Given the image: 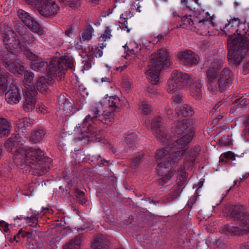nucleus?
<instances>
[{
    "instance_id": "42",
    "label": "nucleus",
    "mask_w": 249,
    "mask_h": 249,
    "mask_svg": "<svg viewBox=\"0 0 249 249\" xmlns=\"http://www.w3.org/2000/svg\"><path fill=\"white\" fill-rule=\"evenodd\" d=\"M0 230L3 232H7L9 231V225L4 221H0Z\"/></svg>"
},
{
    "instance_id": "37",
    "label": "nucleus",
    "mask_w": 249,
    "mask_h": 249,
    "mask_svg": "<svg viewBox=\"0 0 249 249\" xmlns=\"http://www.w3.org/2000/svg\"><path fill=\"white\" fill-rule=\"evenodd\" d=\"M122 87L126 91L128 92L133 87V85L131 80L124 78L122 80Z\"/></svg>"
},
{
    "instance_id": "9",
    "label": "nucleus",
    "mask_w": 249,
    "mask_h": 249,
    "mask_svg": "<svg viewBox=\"0 0 249 249\" xmlns=\"http://www.w3.org/2000/svg\"><path fill=\"white\" fill-rule=\"evenodd\" d=\"M170 65L169 56L166 51L160 50L151 54L148 70L145 72L147 78L153 85L159 80V75L164 66Z\"/></svg>"
},
{
    "instance_id": "10",
    "label": "nucleus",
    "mask_w": 249,
    "mask_h": 249,
    "mask_svg": "<svg viewBox=\"0 0 249 249\" xmlns=\"http://www.w3.org/2000/svg\"><path fill=\"white\" fill-rule=\"evenodd\" d=\"M57 70H48V72L45 78L41 76L38 78L35 83V86L33 85L34 89L36 88L39 92L45 93L48 89L49 85L52 84L53 78L59 74L62 75L61 72L64 73L63 71L68 69H72L73 67V60L71 57H65L61 59L58 64Z\"/></svg>"
},
{
    "instance_id": "23",
    "label": "nucleus",
    "mask_w": 249,
    "mask_h": 249,
    "mask_svg": "<svg viewBox=\"0 0 249 249\" xmlns=\"http://www.w3.org/2000/svg\"><path fill=\"white\" fill-rule=\"evenodd\" d=\"M132 14L129 10L125 11L120 15V18L121 21L119 22L120 27L123 30L126 31V33H129L130 29L127 26V20L132 17Z\"/></svg>"
},
{
    "instance_id": "3",
    "label": "nucleus",
    "mask_w": 249,
    "mask_h": 249,
    "mask_svg": "<svg viewBox=\"0 0 249 249\" xmlns=\"http://www.w3.org/2000/svg\"><path fill=\"white\" fill-rule=\"evenodd\" d=\"M164 120L160 116H157L154 118L151 124V129L155 136L157 138L159 142L163 145H170L171 146H168L172 150L175 147L176 144V139L172 137L167 132L165 128L163 126ZM167 147H165V148ZM164 149V148H163ZM163 148L161 149V150ZM161 149L158 151L157 152ZM176 156L175 154L169 155L167 159H161L158 160L156 158L157 162V173L161 176L162 178L159 179L160 183L163 184L167 182L174 175L173 169L174 166L177 163H172V158L173 156ZM156 157V155L155 156Z\"/></svg>"
},
{
    "instance_id": "61",
    "label": "nucleus",
    "mask_w": 249,
    "mask_h": 249,
    "mask_svg": "<svg viewBox=\"0 0 249 249\" xmlns=\"http://www.w3.org/2000/svg\"><path fill=\"white\" fill-rule=\"evenodd\" d=\"M222 118V116H219L217 118H216L215 120L216 121L219 120V119H221Z\"/></svg>"
},
{
    "instance_id": "2",
    "label": "nucleus",
    "mask_w": 249,
    "mask_h": 249,
    "mask_svg": "<svg viewBox=\"0 0 249 249\" xmlns=\"http://www.w3.org/2000/svg\"><path fill=\"white\" fill-rule=\"evenodd\" d=\"M119 101V99L116 96H106L97 105L92 107L91 113L86 116L82 124H78L76 127L77 131L83 135L82 137L79 138V140L82 141L85 138H88V141L89 142L94 140L96 130L90 122L98 120L106 124L113 122L116 104Z\"/></svg>"
},
{
    "instance_id": "24",
    "label": "nucleus",
    "mask_w": 249,
    "mask_h": 249,
    "mask_svg": "<svg viewBox=\"0 0 249 249\" xmlns=\"http://www.w3.org/2000/svg\"><path fill=\"white\" fill-rule=\"evenodd\" d=\"M193 160L194 159H192L190 161H188L187 163H185V165H183V167L181 166L178 170V177L180 178H179L180 181H178V183L179 186L182 185L184 181L187 178L188 175L186 173V170L192 165Z\"/></svg>"
},
{
    "instance_id": "55",
    "label": "nucleus",
    "mask_w": 249,
    "mask_h": 249,
    "mask_svg": "<svg viewBox=\"0 0 249 249\" xmlns=\"http://www.w3.org/2000/svg\"><path fill=\"white\" fill-rule=\"evenodd\" d=\"M86 201V198H85L84 196H83L81 199L79 201V203H80L82 204H83L85 203Z\"/></svg>"
},
{
    "instance_id": "5",
    "label": "nucleus",
    "mask_w": 249,
    "mask_h": 249,
    "mask_svg": "<svg viewBox=\"0 0 249 249\" xmlns=\"http://www.w3.org/2000/svg\"><path fill=\"white\" fill-rule=\"evenodd\" d=\"M193 122L191 118H185L178 121L175 126V131L177 138L175 147L170 150L169 147L163 149L157 152L156 158L159 160L167 159L169 155L175 154L172 158V163H178L180 158L186 153L187 144L192 139L194 132L192 130Z\"/></svg>"
},
{
    "instance_id": "22",
    "label": "nucleus",
    "mask_w": 249,
    "mask_h": 249,
    "mask_svg": "<svg viewBox=\"0 0 249 249\" xmlns=\"http://www.w3.org/2000/svg\"><path fill=\"white\" fill-rule=\"evenodd\" d=\"M201 84L199 81L193 83L191 86L188 87V90H189L191 95L196 99L198 100L202 96Z\"/></svg>"
},
{
    "instance_id": "34",
    "label": "nucleus",
    "mask_w": 249,
    "mask_h": 249,
    "mask_svg": "<svg viewBox=\"0 0 249 249\" xmlns=\"http://www.w3.org/2000/svg\"><path fill=\"white\" fill-rule=\"evenodd\" d=\"M241 24L240 20L238 18H232L228 21V23L226 24L224 29H227L229 31L232 28L240 26Z\"/></svg>"
},
{
    "instance_id": "62",
    "label": "nucleus",
    "mask_w": 249,
    "mask_h": 249,
    "mask_svg": "<svg viewBox=\"0 0 249 249\" xmlns=\"http://www.w3.org/2000/svg\"><path fill=\"white\" fill-rule=\"evenodd\" d=\"M194 2H196V3H198V0H194Z\"/></svg>"
},
{
    "instance_id": "31",
    "label": "nucleus",
    "mask_w": 249,
    "mask_h": 249,
    "mask_svg": "<svg viewBox=\"0 0 249 249\" xmlns=\"http://www.w3.org/2000/svg\"><path fill=\"white\" fill-rule=\"evenodd\" d=\"M94 32L93 28L91 26L87 27L81 34L80 43L82 41H89L92 38V33Z\"/></svg>"
},
{
    "instance_id": "19",
    "label": "nucleus",
    "mask_w": 249,
    "mask_h": 249,
    "mask_svg": "<svg viewBox=\"0 0 249 249\" xmlns=\"http://www.w3.org/2000/svg\"><path fill=\"white\" fill-rule=\"evenodd\" d=\"M36 91L35 90H27L25 92L23 105L24 111L30 112L34 109L36 103Z\"/></svg>"
},
{
    "instance_id": "60",
    "label": "nucleus",
    "mask_w": 249,
    "mask_h": 249,
    "mask_svg": "<svg viewBox=\"0 0 249 249\" xmlns=\"http://www.w3.org/2000/svg\"><path fill=\"white\" fill-rule=\"evenodd\" d=\"M181 3L183 4L184 5H186V4L187 3V0H181Z\"/></svg>"
},
{
    "instance_id": "28",
    "label": "nucleus",
    "mask_w": 249,
    "mask_h": 249,
    "mask_svg": "<svg viewBox=\"0 0 249 249\" xmlns=\"http://www.w3.org/2000/svg\"><path fill=\"white\" fill-rule=\"evenodd\" d=\"M81 241V237L76 236L65 245L64 249H79L80 247Z\"/></svg>"
},
{
    "instance_id": "6",
    "label": "nucleus",
    "mask_w": 249,
    "mask_h": 249,
    "mask_svg": "<svg viewBox=\"0 0 249 249\" xmlns=\"http://www.w3.org/2000/svg\"><path fill=\"white\" fill-rule=\"evenodd\" d=\"M223 64V57L217 55L210 57L205 63L208 67L207 77L208 90L213 94H216L218 89L225 90L231 85V72L225 68L219 74V70Z\"/></svg>"
},
{
    "instance_id": "39",
    "label": "nucleus",
    "mask_w": 249,
    "mask_h": 249,
    "mask_svg": "<svg viewBox=\"0 0 249 249\" xmlns=\"http://www.w3.org/2000/svg\"><path fill=\"white\" fill-rule=\"evenodd\" d=\"M100 45H100V42H99V46H95V48L93 49L94 50L93 51V54L96 58L101 57L103 55L102 50L103 49H101L100 48Z\"/></svg>"
},
{
    "instance_id": "58",
    "label": "nucleus",
    "mask_w": 249,
    "mask_h": 249,
    "mask_svg": "<svg viewBox=\"0 0 249 249\" xmlns=\"http://www.w3.org/2000/svg\"><path fill=\"white\" fill-rule=\"evenodd\" d=\"M75 47L77 49H81L82 48V45L79 44L78 43H77L75 45Z\"/></svg>"
},
{
    "instance_id": "15",
    "label": "nucleus",
    "mask_w": 249,
    "mask_h": 249,
    "mask_svg": "<svg viewBox=\"0 0 249 249\" xmlns=\"http://www.w3.org/2000/svg\"><path fill=\"white\" fill-rule=\"evenodd\" d=\"M65 57H69L68 56L62 57L57 61H56L55 59H52L49 65L45 61L33 62L31 64V68L35 71H39L40 72L44 71L46 70L47 73L49 70L51 71L57 70L58 66V64L60 62L61 59L64 58Z\"/></svg>"
},
{
    "instance_id": "40",
    "label": "nucleus",
    "mask_w": 249,
    "mask_h": 249,
    "mask_svg": "<svg viewBox=\"0 0 249 249\" xmlns=\"http://www.w3.org/2000/svg\"><path fill=\"white\" fill-rule=\"evenodd\" d=\"M30 124L29 120L26 118H22L19 120V123L18 124V127L22 128L28 126Z\"/></svg>"
},
{
    "instance_id": "43",
    "label": "nucleus",
    "mask_w": 249,
    "mask_h": 249,
    "mask_svg": "<svg viewBox=\"0 0 249 249\" xmlns=\"http://www.w3.org/2000/svg\"><path fill=\"white\" fill-rule=\"evenodd\" d=\"M142 157V155H140L131 161V166L132 168L135 169L138 166Z\"/></svg>"
},
{
    "instance_id": "45",
    "label": "nucleus",
    "mask_w": 249,
    "mask_h": 249,
    "mask_svg": "<svg viewBox=\"0 0 249 249\" xmlns=\"http://www.w3.org/2000/svg\"><path fill=\"white\" fill-rule=\"evenodd\" d=\"M147 91L149 93L153 95H156L159 93L158 89H156L155 86L153 85L148 87L147 88Z\"/></svg>"
},
{
    "instance_id": "12",
    "label": "nucleus",
    "mask_w": 249,
    "mask_h": 249,
    "mask_svg": "<svg viewBox=\"0 0 249 249\" xmlns=\"http://www.w3.org/2000/svg\"><path fill=\"white\" fill-rule=\"evenodd\" d=\"M214 17L210 16L209 12H203L199 17L195 19L192 18L191 16H185L181 18L180 26L183 28L191 30L193 31H197L199 28H202L204 23L208 20L211 22L213 26H214L213 22Z\"/></svg>"
},
{
    "instance_id": "64",
    "label": "nucleus",
    "mask_w": 249,
    "mask_h": 249,
    "mask_svg": "<svg viewBox=\"0 0 249 249\" xmlns=\"http://www.w3.org/2000/svg\"><path fill=\"white\" fill-rule=\"evenodd\" d=\"M104 164V163H103V162H101V163H100V162H98V164H99V165H101L102 164Z\"/></svg>"
},
{
    "instance_id": "1",
    "label": "nucleus",
    "mask_w": 249,
    "mask_h": 249,
    "mask_svg": "<svg viewBox=\"0 0 249 249\" xmlns=\"http://www.w3.org/2000/svg\"><path fill=\"white\" fill-rule=\"evenodd\" d=\"M20 139L19 134H13L5 142V148L13 153L14 162L20 166L25 165L39 176L47 173L50 168L52 160L45 157L40 148H27L23 146L25 140Z\"/></svg>"
},
{
    "instance_id": "35",
    "label": "nucleus",
    "mask_w": 249,
    "mask_h": 249,
    "mask_svg": "<svg viewBox=\"0 0 249 249\" xmlns=\"http://www.w3.org/2000/svg\"><path fill=\"white\" fill-rule=\"evenodd\" d=\"M65 5L69 6L72 8H76L80 4V0H57Z\"/></svg>"
},
{
    "instance_id": "41",
    "label": "nucleus",
    "mask_w": 249,
    "mask_h": 249,
    "mask_svg": "<svg viewBox=\"0 0 249 249\" xmlns=\"http://www.w3.org/2000/svg\"><path fill=\"white\" fill-rule=\"evenodd\" d=\"M91 67V62L90 60H85L83 61L82 71L89 70Z\"/></svg>"
},
{
    "instance_id": "17",
    "label": "nucleus",
    "mask_w": 249,
    "mask_h": 249,
    "mask_svg": "<svg viewBox=\"0 0 249 249\" xmlns=\"http://www.w3.org/2000/svg\"><path fill=\"white\" fill-rule=\"evenodd\" d=\"M5 98L8 104L16 105L18 104L22 99L21 92L18 87L11 84L8 91L5 93Z\"/></svg>"
},
{
    "instance_id": "26",
    "label": "nucleus",
    "mask_w": 249,
    "mask_h": 249,
    "mask_svg": "<svg viewBox=\"0 0 249 249\" xmlns=\"http://www.w3.org/2000/svg\"><path fill=\"white\" fill-rule=\"evenodd\" d=\"M112 30L110 27L106 26L104 32L101 34V36L99 37V42H100V48L104 49L107 46V43H105L107 40L109 39L111 36Z\"/></svg>"
},
{
    "instance_id": "51",
    "label": "nucleus",
    "mask_w": 249,
    "mask_h": 249,
    "mask_svg": "<svg viewBox=\"0 0 249 249\" xmlns=\"http://www.w3.org/2000/svg\"><path fill=\"white\" fill-rule=\"evenodd\" d=\"M22 233V230H20L14 236V240L16 241L17 242L19 241L18 239L20 236V234Z\"/></svg>"
},
{
    "instance_id": "8",
    "label": "nucleus",
    "mask_w": 249,
    "mask_h": 249,
    "mask_svg": "<svg viewBox=\"0 0 249 249\" xmlns=\"http://www.w3.org/2000/svg\"><path fill=\"white\" fill-rule=\"evenodd\" d=\"M190 80V76L187 73L178 71L172 72L168 81L166 89L168 93L175 94L172 98L173 104L176 105L182 102L183 96L179 91L180 89H188Z\"/></svg>"
},
{
    "instance_id": "52",
    "label": "nucleus",
    "mask_w": 249,
    "mask_h": 249,
    "mask_svg": "<svg viewBox=\"0 0 249 249\" xmlns=\"http://www.w3.org/2000/svg\"><path fill=\"white\" fill-rule=\"evenodd\" d=\"M65 35L68 36H71L72 35V30L71 29H68L65 32Z\"/></svg>"
},
{
    "instance_id": "4",
    "label": "nucleus",
    "mask_w": 249,
    "mask_h": 249,
    "mask_svg": "<svg viewBox=\"0 0 249 249\" xmlns=\"http://www.w3.org/2000/svg\"><path fill=\"white\" fill-rule=\"evenodd\" d=\"M0 35L3 37V44L6 49L0 53L3 65L15 74H21L24 71V67L19 59H15V55L24 49V45L21 46L17 32H14L11 26L2 21H0Z\"/></svg>"
},
{
    "instance_id": "36",
    "label": "nucleus",
    "mask_w": 249,
    "mask_h": 249,
    "mask_svg": "<svg viewBox=\"0 0 249 249\" xmlns=\"http://www.w3.org/2000/svg\"><path fill=\"white\" fill-rule=\"evenodd\" d=\"M137 138L135 134H129L125 137V142L129 147H132L137 141Z\"/></svg>"
},
{
    "instance_id": "49",
    "label": "nucleus",
    "mask_w": 249,
    "mask_h": 249,
    "mask_svg": "<svg viewBox=\"0 0 249 249\" xmlns=\"http://www.w3.org/2000/svg\"><path fill=\"white\" fill-rule=\"evenodd\" d=\"M248 104H249V100L247 98H244L241 100L239 102V104L240 106H245Z\"/></svg>"
},
{
    "instance_id": "54",
    "label": "nucleus",
    "mask_w": 249,
    "mask_h": 249,
    "mask_svg": "<svg viewBox=\"0 0 249 249\" xmlns=\"http://www.w3.org/2000/svg\"><path fill=\"white\" fill-rule=\"evenodd\" d=\"M25 217V216H23V215H20L18 216L16 218H15L14 220H15V221H16L17 219H19V220H22L23 219H24Z\"/></svg>"
},
{
    "instance_id": "53",
    "label": "nucleus",
    "mask_w": 249,
    "mask_h": 249,
    "mask_svg": "<svg viewBox=\"0 0 249 249\" xmlns=\"http://www.w3.org/2000/svg\"><path fill=\"white\" fill-rule=\"evenodd\" d=\"M195 202V200L194 198H190L188 202V205H190V204L191 203L192 205Z\"/></svg>"
},
{
    "instance_id": "14",
    "label": "nucleus",
    "mask_w": 249,
    "mask_h": 249,
    "mask_svg": "<svg viewBox=\"0 0 249 249\" xmlns=\"http://www.w3.org/2000/svg\"><path fill=\"white\" fill-rule=\"evenodd\" d=\"M17 15L22 21L33 32L39 36L44 34V32L40 24L29 13L20 9L18 11Z\"/></svg>"
},
{
    "instance_id": "44",
    "label": "nucleus",
    "mask_w": 249,
    "mask_h": 249,
    "mask_svg": "<svg viewBox=\"0 0 249 249\" xmlns=\"http://www.w3.org/2000/svg\"><path fill=\"white\" fill-rule=\"evenodd\" d=\"M244 131L245 134L249 133V115L247 117L244 122Z\"/></svg>"
},
{
    "instance_id": "32",
    "label": "nucleus",
    "mask_w": 249,
    "mask_h": 249,
    "mask_svg": "<svg viewBox=\"0 0 249 249\" xmlns=\"http://www.w3.org/2000/svg\"><path fill=\"white\" fill-rule=\"evenodd\" d=\"M138 109L143 114H148L151 111V105L146 101H142L138 104Z\"/></svg>"
},
{
    "instance_id": "7",
    "label": "nucleus",
    "mask_w": 249,
    "mask_h": 249,
    "mask_svg": "<svg viewBox=\"0 0 249 249\" xmlns=\"http://www.w3.org/2000/svg\"><path fill=\"white\" fill-rule=\"evenodd\" d=\"M236 32V34L229 36L228 40V57L234 64L238 65L249 49V42L245 36L249 32V26L241 24Z\"/></svg>"
},
{
    "instance_id": "29",
    "label": "nucleus",
    "mask_w": 249,
    "mask_h": 249,
    "mask_svg": "<svg viewBox=\"0 0 249 249\" xmlns=\"http://www.w3.org/2000/svg\"><path fill=\"white\" fill-rule=\"evenodd\" d=\"M45 135V131L43 130H36L34 131L31 135L30 140L33 142L36 143L41 142Z\"/></svg>"
},
{
    "instance_id": "30",
    "label": "nucleus",
    "mask_w": 249,
    "mask_h": 249,
    "mask_svg": "<svg viewBox=\"0 0 249 249\" xmlns=\"http://www.w3.org/2000/svg\"><path fill=\"white\" fill-rule=\"evenodd\" d=\"M194 114V112L191 107L187 105H183L180 110V115L183 117H190L192 116Z\"/></svg>"
},
{
    "instance_id": "48",
    "label": "nucleus",
    "mask_w": 249,
    "mask_h": 249,
    "mask_svg": "<svg viewBox=\"0 0 249 249\" xmlns=\"http://www.w3.org/2000/svg\"><path fill=\"white\" fill-rule=\"evenodd\" d=\"M111 80H112L111 78L110 77V76H108L102 77L100 79V81L101 83L107 82V83H111Z\"/></svg>"
},
{
    "instance_id": "21",
    "label": "nucleus",
    "mask_w": 249,
    "mask_h": 249,
    "mask_svg": "<svg viewBox=\"0 0 249 249\" xmlns=\"http://www.w3.org/2000/svg\"><path fill=\"white\" fill-rule=\"evenodd\" d=\"M12 126L10 120L8 118L0 117V137L8 136L11 130Z\"/></svg>"
},
{
    "instance_id": "13",
    "label": "nucleus",
    "mask_w": 249,
    "mask_h": 249,
    "mask_svg": "<svg viewBox=\"0 0 249 249\" xmlns=\"http://www.w3.org/2000/svg\"><path fill=\"white\" fill-rule=\"evenodd\" d=\"M230 215L241 222L239 227L229 226L228 228L233 233L236 234L237 231H245L249 232V215L247 217L244 215L239 210V207L235 206H231L228 208Z\"/></svg>"
},
{
    "instance_id": "11",
    "label": "nucleus",
    "mask_w": 249,
    "mask_h": 249,
    "mask_svg": "<svg viewBox=\"0 0 249 249\" xmlns=\"http://www.w3.org/2000/svg\"><path fill=\"white\" fill-rule=\"evenodd\" d=\"M29 5L36 9L44 17H52L57 15L60 8L54 0H25Z\"/></svg>"
},
{
    "instance_id": "16",
    "label": "nucleus",
    "mask_w": 249,
    "mask_h": 249,
    "mask_svg": "<svg viewBox=\"0 0 249 249\" xmlns=\"http://www.w3.org/2000/svg\"><path fill=\"white\" fill-rule=\"evenodd\" d=\"M177 57L182 63L187 66L196 65L199 60L198 55L189 50L180 51L178 54Z\"/></svg>"
},
{
    "instance_id": "59",
    "label": "nucleus",
    "mask_w": 249,
    "mask_h": 249,
    "mask_svg": "<svg viewBox=\"0 0 249 249\" xmlns=\"http://www.w3.org/2000/svg\"><path fill=\"white\" fill-rule=\"evenodd\" d=\"M27 235V233L26 232H23V231H22V233L20 234V235L22 237H24L25 236H26V235Z\"/></svg>"
},
{
    "instance_id": "33",
    "label": "nucleus",
    "mask_w": 249,
    "mask_h": 249,
    "mask_svg": "<svg viewBox=\"0 0 249 249\" xmlns=\"http://www.w3.org/2000/svg\"><path fill=\"white\" fill-rule=\"evenodd\" d=\"M34 77L35 75L33 72L28 71H24L23 82L26 85V88L27 89H28L27 86L30 87V85L33 83Z\"/></svg>"
},
{
    "instance_id": "57",
    "label": "nucleus",
    "mask_w": 249,
    "mask_h": 249,
    "mask_svg": "<svg viewBox=\"0 0 249 249\" xmlns=\"http://www.w3.org/2000/svg\"><path fill=\"white\" fill-rule=\"evenodd\" d=\"M164 36V35L163 34H160L158 36H157V38L158 39V40L162 39Z\"/></svg>"
},
{
    "instance_id": "18",
    "label": "nucleus",
    "mask_w": 249,
    "mask_h": 249,
    "mask_svg": "<svg viewBox=\"0 0 249 249\" xmlns=\"http://www.w3.org/2000/svg\"><path fill=\"white\" fill-rule=\"evenodd\" d=\"M16 30L18 34V40L20 41L21 46L24 45L25 49L28 45L36 43V39L33 35L23 27L19 29L16 28Z\"/></svg>"
},
{
    "instance_id": "47",
    "label": "nucleus",
    "mask_w": 249,
    "mask_h": 249,
    "mask_svg": "<svg viewBox=\"0 0 249 249\" xmlns=\"http://www.w3.org/2000/svg\"><path fill=\"white\" fill-rule=\"evenodd\" d=\"M224 157L225 158H226L227 159H228L229 160H235L234 156L231 152H230L226 153L224 154Z\"/></svg>"
},
{
    "instance_id": "46",
    "label": "nucleus",
    "mask_w": 249,
    "mask_h": 249,
    "mask_svg": "<svg viewBox=\"0 0 249 249\" xmlns=\"http://www.w3.org/2000/svg\"><path fill=\"white\" fill-rule=\"evenodd\" d=\"M37 109L39 111L43 114H45L47 112V107L42 103L37 105Z\"/></svg>"
},
{
    "instance_id": "56",
    "label": "nucleus",
    "mask_w": 249,
    "mask_h": 249,
    "mask_svg": "<svg viewBox=\"0 0 249 249\" xmlns=\"http://www.w3.org/2000/svg\"><path fill=\"white\" fill-rule=\"evenodd\" d=\"M221 105V103L220 102H219L218 104H217L216 105H215L213 109V110L217 109Z\"/></svg>"
},
{
    "instance_id": "38",
    "label": "nucleus",
    "mask_w": 249,
    "mask_h": 249,
    "mask_svg": "<svg viewBox=\"0 0 249 249\" xmlns=\"http://www.w3.org/2000/svg\"><path fill=\"white\" fill-rule=\"evenodd\" d=\"M22 51L26 57L31 61H34L38 60V56L34 54V53L30 52L29 50L25 49H22L21 52Z\"/></svg>"
},
{
    "instance_id": "50",
    "label": "nucleus",
    "mask_w": 249,
    "mask_h": 249,
    "mask_svg": "<svg viewBox=\"0 0 249 249\" xmlns=\"http://www.w3.org/2000/svg\"><path fill=\"white\" fill-rule=\"evenodd\" d=\"M134 44L136 45V46L135 47V50L132 49V51L134 52V53L137 54L139 53V52L141 50V45L139 46L135 43Z\"/></svg>"
},
{
    "instance_id": "25",
    "label": "nucleus",
    "mask_w": 249,
    "mask_h": 249,
    "mask_svg": "<svg viewBox=\"0 0 249 249\" xmlns=\"http://www.w3.org/2000/svg\"><path fill=\"white\" fill-rule=\"evenodd\" d=\"M27 216L24 217L25 220H27V223L30 227H35L38 224V216L39 214L38 213L30 209L27 212Z\"/></svg>"
},
{
    "instance_id": "20",
    "label": "nucleus",
    "mask_w": 249,
    "mask_h": 249,
    "mask_svg": "<svg viewBox=\"0 0 249 249\" xmlns=\"http://www.w3.org/2000/svg\"><path fill=\"white\" fill-rule=\"evenodd\" d=\"M92 246L94 249H108V240L105 235H98L92 243Z\"/></svg>"
},
{
    "instance_id": "63",
    "label": "nucleus",
    "mask_w": 249,
    "mask_h": 249,
    "mask_svg": "<svg viewBox=\"0 0 249 249\" xmlns=\"http://www.w3.org/2000/svg\"><path fill=\"white\" fill-rule=\"evenodd\" d=\"M237 184V181H234L233 182V185H235Z\"/></svg>"
},
{
    "instance_id": "27",
    "label": "nucleus",
    "mask_w": 249,
    "mask_h": 249,
    "mask_svg": "<svg viewBox=\"0 0 249 249\" xmlns=\"http://www.w3.org/2000/svg\"><path fill=\"white\" fill-rule=\"evenodd\" d=\"M62 102L60 103V98L59 99V109L58 112L60 113H67L71 111L72 108V104L68 100L64 98L63 96Z\"/></svg>"
}]
</instances>
